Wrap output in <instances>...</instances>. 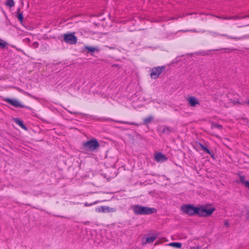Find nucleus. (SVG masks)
<instances>
[{"mask_svg":"<svg viewBox=\"0 0 249 249\" xmlns=\"http://www.w3.org/2000/svg\"><path fill=\"white\" fill-rule=\"evenodd\" d=\"M181 210L190 216L196 214L201 217H207L210 216L215 209L214 208L206 209L203 206L198 207L191 204H186L181 207Z\"/></svg>","mask_w":249,"mask_h":249,"instance_id":"nucleus-1","label":"nucleus"},{"mask_svg":"<svg viewBox=\"0 0 249 249\" xmlns=\"http://www.w3.org/2000/svg\"><path fill=\"white\" fill-rule=\"evenodd\" d=\"M133 210L137 215L150 214L156 212L157 210L154 208L142 206L140 205H135L133 206Z\"/></svg>","mask_w":249,"mask_h":249,"instance_id":"nucleus-2","label":"nucleus"},{"mask_svg":"<svg viewBox=\"0 0 249 249\" xmlns=\"http://www.w3.org/2000/svg\"><path fill=\"white\" fill-rule=\"evenodd\" d=\"M100 146L98 141L96 139H92L82 144V149L87 151H94Z\"/></svg>","mask_w":249,"mask_h":249,"instance_id":"nucleus-3","label":"nucleus"},{"mask_svg":"<svg viewBox=\"0 0 249 249\" xmlns=\"http://www.w3.org/2000/svg\"><path fill=\"white\" fill-rule=\"evenodd\" d=\"M93 119L100 122H114L117 123L127 124L129 125H135L136 126H138L139 125L138 124L133 122L114 120L110 118H107L105 117H98L97 116H94L93 117Z\"/></svg>","mask_w":249,"mask_h":249,"instance_id":"nucleus-4","label":"nucleus"},{"mask_svg":"<svg viewBox=\"0 0 249 249\" xmlns=\"http://www.w3.org/2000/svg\"><path fill=\"white\" fill-rule=\"evenodd\" d=\"M63 40L66 43L70 44H75L77 42V38L74 33L65 34Z\"/></svg>","mask_w":249,"mask_h":249,"instance_id":"nucleus-5","label":"nucleus"},{"mask_svg":"<svg viewBox=\"0 0 249 249\" xmlns=\"http://www.w3.org/2000/svg\"><path fill=\"white\" fill-rule=\"evenodd\" d=\"M208 32L212 36H213V37H214L218 36H220L225 37L228 39H234L235 40H240L244 39L246 37V36L236 37V36H229V35H228L225 34H220L217 32H213V31H208Z\"/></svg>","mask_w":249,"mask_h":249,"instance_id":"nucleus-6","label":"nucleus"},{"mask_svg":"<svg viewBox=\"0 0 249 249\" xmlns=\"http://www.w3.org/2000/svg\"><path fill=\"white\" fill-rule=\"evenodd\" d=\"M165 68L164 66H158L153 68L151 70L150 73V76L151 78L156 79L158 78L161 72L164 71Z\"/></svg>","mask_w":249,"mask_h":249,"instance_id":"nucleus-7","label":"nucleus"},{"mask_svg":"<svg viewBox=\"0 0 249 249\" xmlns=\"http://www.w3.org/2000/svg\"><path fill=\"white\" fill-rule=\"evenodd\" d=\"M5 101L8 104L12 105L13 106L16 107H20V108H29L28 107H26L25 105L21 104L18 100L17 99H11L6 98L5 99Z\"/></svg>","mask_w":249,"mask_h":249,"instance_id":"nucleus-8","label":"nucleus"},{"mask_svg":"<svg viewBox=\"0 0 249 249\" xmlns=\"http://www.w3.org/2000/svg\"><path fill=\"white\" fill-rule=\"evenodd\" d=\"M115 209L113 208H110L108 206H102L100 207L96 208V211L98 213H110L115 212Z\"/></svg>","mask_w":249,"mask_h":249,"instance_id":"nucleus-9","label":"nucleus"},{"mask_svg":"<svg viewBox=\"0 0 249 249\" xmlns=\"http://www.w3.org/2000/svg\"><path fill=\"white\" fill-rule=\"evenodd\" d=\"M155 159L158 162H162L167 160V157L160 152L155 154Z\"/></svg>","mask_w":249,"mask_h":249,"instance_id":"nucleus-10","label":"nucleus"},{"mask_svg":"<svg viewBox=\"0 0 249 249\" xmlns=\"http://www.w3.org/2000/svg\"><path fill=\"white\" fill-rule=\"evenodd\" d=\"M187 100L188 101L190 106L193 107H196L200 104L198 100L194 96L188 97Z\"/></svg>","mask_w":249,"mask_h":249,"instance_id":"nucleus-11","label":"nucleus"},{"mask_svg":"<svg viewBox=\"0 0 249 249\" xmlns=\"http://www.w3.org/2000/svg\"><path fill=\"white\" fill-rule=\"evenodd\" d=\"M157 235H152L150 237H147L145 239V241H144V238H143L142 240V245H145L146 244H150V243H152L157 238Z\"/></svg>","mask_w":249,"mask_h":249,"instance_id":"nucleus-12","label":"nucleus"},{"mask_svg":"<svg viewBox=\"0 0 249 249\" xmlns=\"http://www.w3.org/2000/svg\"><path fill=\"white\" fill-rule=\"evenodd\" d=\"M198 145L201 147L202 150L209 154L213 159L214 158V155L213 152H211L208 148L200 142L198 143Z\"/></svg>","mask_w":249,"mask_h":249,"instance_id":"nucleus-13","label":"nucleus"},{"mask_svg":"<svg viewBox=\"0 0 249 249\" xmlns=\"http://www.w3.org/2000/svg\"><path fill=\"white\" fill-rule=\"evenodd\" d=\"M14 121L16 124H18L20 127H21L22 129L27 130V128L26 126L24 124L23 122L20 119L16 118L14 119Z\"/></svg>","mask_w":249,"mask_h":249,"instance_id":"nucleus-14","label":"nucleus"},{"mask_svg":"<svg viewBox=\"0 0 249 249\" xmlns=\"http://www.w3.org/2000/svg\"><path fill=\"white\" fill-rule=\"evenodd\" d=\"M239 177L240 182L244 184L245 187L249 189V181L245 180V178L244 176L239 175Z\"/></svg>","mask_w":249,"mask_h":249,"instance_id":"nucleus-15","label":"nucleus"},{"mask_svg":"<svg viewBox=\"0 0 249 249\" xmlns=\"http://www.w3.org/2000/svg\"><path fill=\"white\" fill-rule=\"evenodd\" d=\"M161 132L163 134H169L171 132H173V128L168 126H163Z\"/></svg>","mask_w":249,"mask_h":249,"instance_id":"nucleus-16","label":"nucleus"},{"mask_svg":"<svg viewBox=\"0 0 249 249\" xmlns=\"http://www.w3.org/2000/svg\"><path fill=\"white\" fill-rule=\"evenodd\" d=\"M85 49L88 51V53H93L95 51L99 52V50L96 48L94 47H91V46H85Z\"/></svg>","mask_w":249,"mask_h":249,"instance_id":"nucleus-17","label":"nucleus"},{"mask_svg":"<svg viewBox=\"0 0 249 249\" xmlns=\"http://www.w3.org/2000/svg\"><path fill=\"white\" fill-rule=\"evenodd\" d=\"M5 4L6 6L11 8L15 6V2L14 0H7L5 2Z\"/></svg>","mask_w":249,"mask_h":249,"instance_id":"nucleus-18","label":"nucleus"},{"mask_svg":"<svg viewBox=\"0 0 249 249\" xmlns=\"http://www.w3.org/2000/svg\"><path fill=\"white\" fill-rule=\"evenodd\" d=\"M169 245L176 248H180L182 246V244L179 242H172L169 243Z\"/></svg>","mask_w":249,"mask_h":249,"instance_id":"nucleus-19","label":"nucleus"},{"mask_svg":"<svg viewBox=\"0 0 249 249\" xmlns=\"http://www.w3.org/2000/svg\"><path fill=\"white\" fill-rule=\"evenodd\" d=\"M225 20H231V19H233V20H236L241 18L239 16H226V18H225Z\"/></svg>","mask_w":249,"mask_h":249,"instance_id":"nucleus-20","label":"nucleus"},{"mask_svg":"<svg viewBox=\"0 0 249 249\" xmlns=\"http://www.w3.org/2000/svg\"><path fill=\"white\" fill-rule=\"evenodd\" d=\"M152 119L153 117L151 116L145 118L144 119V124H147L151 123Z\"/></svg>","mask_w":249,"mask_h":249,"instance_id":"nucleus-21","label":"nucleus"},{"mask_svg":"<svg viewBox=\"0 0 249 249\" xmlns=\"http://www.w3.org/2000/svg\"><path fill=\"white\" fill-rule=\"evenodd\" d=\"M17 17L18 19L20 21V22H22L23 21V17L22 13L18 12Z\"/></svg>","mask_w":249,"mask_h":249,"instance_id":"nucleus-22","label":"nucleus"},{"mask_svg":"<svg viewBox=\"0 0 249 249\" xmlns=\"http://www.w3.org/2000/svg\"><path fill=\"white\" fill-rule=\"evenodd\" d=\"M212 127L213 128H217L218 129H222V126L220 124H213L212 125Z\"/></svg>","mask_w":249,"mask_h":249,"instance_id":"nucleus-23","label":"nucleus"},{"mask_svg":"<svg viewBox=\"0 0 249 249\" xmlns=\"http://www.w3.org/2000/svg\"><path fill=\"white\" fill-rule=\"evenodd\" d=\"M2 40L0 39V48H4L6 47V43L5 42H2Z\"/></svg>","mask_w":249,"mask_h":249,"instance_id":"nucleus-24","label":"nucleus"},{"mask_svg":"<svg viewBox=\"0 0 249 249\" xmlns=\"http://www.w3.org/2000/svg\"><path fill=\"white\" fill-rule=\"evenodd\" d=\"M96 203H97V201H95V202H94L93 203H90V204H89L88 202H85V204H84V205L86 207H88V206H92V205H94V204H95Z\"/></svg>","mask_w":249,"mask_h":249,"instance_id":"nucleus-25","label":"nucleus"},{"mask_svg":"<svg viewBox=\"0 0 249 249\" xmlns=\"http://www.w3.org/2000/svg\"><path fill=\"white\" fill-rule=\"evenodd\" d=\"M240 104L242 105H247L248 106H249V99L247 101H243L242 103H240Z\"/></svg>","mask_w":249,"mask_h":249,"instance_id":"nucleus-26","label":"nucleus"},{"mask_svg":"<svg viewBox=\"0 0 249 249\" xmlns=\"http://www.w3.org/2000/svg\"><path fill=\"white\" fill-rule=\"evenodd\" d=\"M216 18H219V19H224L225 20V18H226V16H215Z\"/></svg>","mask_w":249,"mask_h":249,"instance_id":"nucleus-27","label":"nucleus"},{"mask_svg":"<svg viewBox=\"0 0 249 249\" xmlns=\"http://www.w3.org/2000/svg\"><path fill=\"white\" fill-rule=\"evenodd\" d=\"M246 217L247 219L249 220V209L247 210Z\"/></svg>","mask_w":249,"mask_h":249,"instance_id":"nucleus-28","label":"nucleus"},{"mask_svg":"<svg viewBox=\"0 0 249 249\" xmlns=\"http://www.w3.org/2000/svg\"><path fill=\"white\" fill-rule=\"evenodd\" d=\"M33 46L35 47V48H37L38 46V43L37 42H35L33 43Z\"/></svg>","mask_w":249,"mask_h":249,"instance_id":"nucleus-29","label":"nucleus"},{"mask_svg":"<svg viewBox=\"0 0 249 249\" xmlns=\"http://www.w3.org/2000/svg\"><path fill=\"white\" fill-rule=\"evenodd\" d=\"M224 225L226 226V227H228L229 226V223L228 222V221H226L225 220L224 221Z\"/></svg>","mask_w":249,"mask_h":249,"instance_id":"nucleus-30","label":"nucleus"},{"mask_svg":"<svg viewBox=\"0 0 249 249\" xmlns=\"http://www.w3.org/2000/svg\"><path fill=\"white\" fill-rule=\"evenodd\" d=\"M71 114H75L76 113V112H72V111H68Z\"/></svg>","mask_w":249,"mask_h":249,"instance_id":"nucleus-31","label":"nucleus"},{"mask_svg":"<svg viewBox=\"0 0 249 249\" xmlns=\"http://www.w3.org/2000/svg\"><path fill=\"white\" fill-rule=\"evenodd\" d=\"M193 13H189L188 14H187V15H192ZM194 14H196V13H194Z\"/></svg>","mask_w":249,"mask_h":249,"instance_id":"nucleus-32","label":"nucleus"},{"mask_svg":"<svg viewBox=\"0 0 249 249\" xmlns=\"http://www.w3.org/2000/svg\"><path fill=\"white\" fill-rule=\"evenodd\" d=\"M218 50L216 49V50H213L212 51H218Z\"/></svg>","mask_w":249,"mask_h":249,"instance_id":"nucleus-33","label":"nucleus"},{"mask_svg":"<svg viewBox=\"0 0 249 249\" xmlns=\"http://www.w3.org/2000/svg\"><path fill=\"white\" fill-rule=\"evenodd\" d=\"M191 31H193V32H196V31L195 30H190Z\"/></svg>","mask_w":249,"mask_h":249,"instance_id":"nucleus-34","label":"nucleus"}]
</instances>
